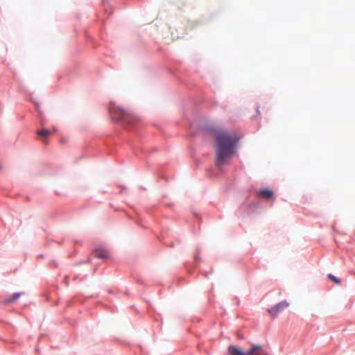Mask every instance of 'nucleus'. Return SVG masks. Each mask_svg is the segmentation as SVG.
<instances>
[{"mask_svg": "<svg viewBox=\"0 0 355 355\" xmlns=\"http://www.w3.org/2000/svg\"><path fill=\"white\" fill-rule=\"evenodd\" d=\"M21 295V293H15L13 294V295L12 296V297H10V298H8V299H6L4 300V303L6 304H9V303H11L15 300H17Z\"/></svg>", "mask_w": 355, "mask_h": 355, "instance_id": "obj_8", "label": "nucleus"}, {"mask_svg": "<svg viewBox=\"0 0 355 355\" xmlns=\"http://www.w3.org/2000/svg\"><path fill=\"white\" fill-rule=\"evenodd\" d=\"M229 355H263V347L259 345H252L251 347L244 352L235 345H230L227 348Z\"/></svg>", "mask_w": 355, "mask_h": 355, "instance_id": "obj_3", "label": "nucleus"}, {"mask_svg": "<svg viewBox=\"0 0 355 355\" xmlns=\"http://www.w3.org/2000/svg\"><path fill=\"white\" fill-rule=\"evenodd\" d=\"M95 256L97 258H107L108 257V252L104 249H97L94 252Z\"/></svg>", "mask_w": 355, "mask_h": 355, "instance_id": "obj_6", "label": "nucleus"}, {"mask_svg": "<svg viewBox=\"0 0 355 355\" xmlns=\"http://www.w3.org/2000/svg\"><path fill=\"white\" fill-rule=\"evenodd\" d=\"M288 305V303L286 301L281 302L271 309H268V313L271 315V316L275 317L279 311H282L284 309L287 308Z\"/></svg>", "mask_w": 355, "mask_h": 355, "instance_id": "obj_4", "label": "nucleus"}, {"mask_svg": "<svg viewBox=\"0 0 355 355\" xmlns=\"http://www.w3.org/2000/svg\"><path fill=\"white\" fill-rule=\"evenodd\" d=\"M109 110L112 116L116 120L127 123H132L137 121V117L132 113L114 105H111Z\"/></svg>", "mask_w": 355, "mask_h": 355, "instance_id": "obj_2", "label": "nucleus"}, {"mask_svg": "<svg viewBox=\"0 0 355 355\" xmlns=\"http://www.w3.org/2000/svg\"><path fill=\"white\" fill-rule=\"evenodd\" d=\"M215 140L216 164L218 166H221L224 165L234 154L239 137L235 132L221 130L216 132Z\"/></svg>", "mask_w": 355, "mask_h": 355, "instance_id": "obj_1", "label": "nucleus"}, {"mask_svg": "<svg viewBox=\"0 0 355 355\" xmlns=\"http://www.w3.org/2000/svg\"><path fill=\"white\" fill-rule=\"evenodd\" d=\"M37 134L42 138H46L51 134V132L48 129H42L37 130Z\"/></svg>", "mask_w": 355, "mask_h": 355, "instance_id": "obj_7", "label": "nucleus"}, {"mask_svg": "<svg viewBox=\"0 0 355 355\" xmlns=\"http://www.w3.org/2000/svg\"><path fill=\"white\" fill-rule=\"evenodd\" d=\"M328 277L331 280L333 281L335 284H340V281L338 278H337L336 277H335L334 275H331V274H329L328 275Z\"/></svg>", "mask_w": 355, "mask_h": 355, "instance_id": "obj_9", "label": "nucleus"}, {"mask_svg": "<svg viewBox=\"0 0 355 355\" xmlns=\"http://www.w3.org/2000/svg\"><path fill=\"white\" fill-rule=\"evenodd\" d=\"M258 194L263 197V198H266L267 199H269L270 198L272 197L273 194H274V192L271 189H262V190H260L259 192H258Z\"/></svg>", "mask_w": 355, "mask_h": 355, "instance_id": "obj_5", "label": "nucleus"}]
</instances>
